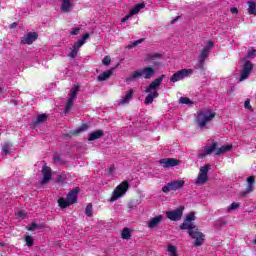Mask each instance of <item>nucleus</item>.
<instances>
[{
    "label": "nucleus",
    "instance_id": "nucleus-26",
    "mask_svg": "<svg viewBox=\"0 0 256 256\" xmlns=\"http://www.w3.org/2000/svg\"><path fill=\"white\" fill-rule=\"evenodd\" d=\"M248 5V15H255L256 16V1L250 0L247 2Z\"/></svg>",
    "mask_w": 256,
    "mask_h": 256
},
{
    "label": "nucleus",
    "instance_id": "nucleus-47",
    "mask_svg": "<svg viewBox=\"0 0 256 256\" xmlns=\"http://www.w3.org/2000/svg\"><path fill=\"white\" fill-rule=\"evenodd\" d=\"M82 131H87V125L83 124L80 128L76 130V133H81Z\"/></svg>",
    "mask_w": 256,
    "mask_h": 256
},
{
    "label": "nucleus",
    "instance_id": "nucleus-42",
    "mask_svg": "<svg viewBox=\"0 0 256 256\" xmlns=\"http://www.w3.org/2000/svg\"><path fill=\"white\" fill-rule=\"evenodd\" d=\"M37 229H41V226L35 223H32L29 227H28V231H37Z\"/></svg>",
    "mask_w": 256,
    "mask_h": 256
},
{
    "label": "nucleus",
    "instance_id": "nucleus-34",
    "mask_svg": "<svg viewBox=\"0 0 256 256\" xmlns=\"http://www.w3.org/2000/svg\"><path fill=\"white\" fill-rule=\"evenodd\" d=\"M179 103H181V105H193V100L187 97H180Z\"/></svg>",
    "mask_w": 256,
    "mask_h": 256
},
{
    "label": "nucleus",
    "instance_id": "nucleus-15",
    "mask_svg": "<svg viewBox=\"0 0 256 256\" xmlns=\"http://www.w3.org/2000/svg\"><path fill=\"white\" fill-rule=\"evenodd\" d=\"M184 209L185 208L183 206H180L176 210L167 211L166 212V217L169 218L170 221H181V217H183Z\"/></svg>",
    "mask_w": 256,
    "mask_h": 256
},
{
    "label": "nucleus",
    "instance_id": "nucleus-38",
    "mask_svg": "<svg viewBox=\"0 0 256 256\" xmlns=\"http://www.w3.org/2000/svg\"><path fill=\"white\" fill-rule=\"evenodd\" d=\"M238 207H241V203L239 202H233L230 206L227 207V211H235Z\"/></svg>",
    "mask_w": 256,
    "mask_h": 256
},
{
    "label": "nucleus",
    "instance_id": "nucleus-41",
    "mask_svg": "<svg viewBox=\"0 0 256 256\" xmlns=\"http://www.w3.org/2000/svg\"><path fill=\"white\" fill-rule=\"evenodd\" d=\"M255 55H256V50L254 48H249L246 57L253 58L255 57Z\"/></svg>",
    "mask_w": 256,
    "mask_h": 256
},
{
    "label": "nucleus",
    "instance_id": "nucleus-45",
    "mask_svg": "<svg viewBox=\"0 0 256 256\" xmlns=\"http://www.w3.org/2000/svg\"><path fill=\"white\" fill-rule=\"evenodd\" d=\"M16 217H17V219H25L26 214L23 211H17L16 212Z\"/></svg>",
    "mask_w": 256,
    "mask_h": 256
},
{
    "label": "nucleus",
    "instance_id": "nucleus-3",
    "mask_svg": "<svg viewBox=\"0 0 256 256\" xmlns=\"http://www.w3.org/2000/svg\"><path fill=\"white\" fill-rule=\"evenodd\" d=\"M155 76V69L152 67H144L142 69H138L131 73L129 76V81H137L142 77L143 79H151Z\"/></svg>",
    "mask_w": 256,
    "mask_h": 256
},
{
    "label": "nucleus",
    "instance_id": "nucleus-31",
    "mask_svg": "<svg viewBox=\"0 0 256 256\" xmlns=\"http://www.w3.org/2000/svg\"><path fill=\"white\" fill-rule=\"evenodd\" d=\"M47 121V116L45 114H40L37 116L36 121L33 122V125H41V123H45Z\"/></svg>",
    "mask_w": 256,
    "mask_h": 256
},
{
    "label": "nucleus",
    "instance_id": "nucleus-6",
    "mask_svg": "<svg viewBox=\"0 0 256 256\" xmlns=\"http://www.w3.org/2000/svg\"><path fill=\"white\" fill-rule=\"evenodd\" d=\"M127 191H129V182L123 181L112 192V196L109 200L110 203H115V201H117L118 199H121V197H124Z\"/></svg>",
    "mask_w": 256,
    "mask_h": 256
},
{
    "label": "nucleus",
    "instance_id": "nucleus-51",
    "mask_svg": "<svg viewBox=\"0 0 256 256\" xmlns=\"http://www.w3.org/2000/svg\"><path fill=\"white\" fill-rule=\"evenodd\" d=\"M1 91H3V89L0 88V93H1Z\"/></svg>",
    "mask_w": 256,
    "mask_h": 256
},
{
    "label": "nucleus",
    "instance_id": "nucleus-2",
    "mask_svg": "<svg viewBox=\"0 0 256 256\" xmlns=\"http://www.w3.org/2000/svg\"><path fill=\"white\" fill-rule=\"evenodd\" d=\"M165 79V75H161L160 77L156 78L154 81L150 83L144 90V93H148L146 96L144 103L145 105H151L157 97H159V92H157V88L161 87L163 80Z\"/></svg>",
    "mask_w": 256,
    "mask_h": 256
},
{
    "label": "nucleus",
    "instance_id": "nucleus-17",
    "mask_svg": "<svg viewBox=\"0 0 256 256\" xmlns=\"http://www.w3.org/2000/svg\"><path fill=\"white\" fill-rule=\"evenodd\" d=\"M42 177L41 185H47L51 181V177H53V170L49 166L44 165L42 167Z\"/></svg>",
    "mask_w": 256,
    "mask_h": 256
},
{
    "label": "nucleus",
    "instance_id": "nucleus-16",
    "mask_svg": "<svg viewBox=\"0 0 256 256\" xmlns=\"http://www.w3.org/2000/svg\"><path fill=\"white\" fill-rule=\"evenodd\" d=\"M252 70H253V65L251 64V62L249 61L244 62L242 66V70L240 72L239 81H245V79H247L249 75H251Z\"/></svg>",
    "mask_w": 256,
    "mask_h": 256
},
{
    "label": "nucleus",
    "instance_id": "nucleus-4",
    "mask_svg": "<svg viewBox=\"0 0 256 256\" xmlns=\"http://www.w3.org/2000/svg\"><path fill=\"white\" fill-rule=\"evenodd\" d=\"M78 195H79V188H75L69 192L66 199L59 198L58 204H59L60 209H67V207H71V205H73V203H77Z\"/></svg>",
    "mask_w": 256,
    "mask_h": 256
},
{
    "label": "nucleus",
    "instance_id": "nucleus-12",
    "mask_svg": "<svg viewBox=\"0 0 256 256\" xmlns=\"http://www.w3.org/2000/svg\"><path fill=\"white\" fill-rule=\"evenodd\" d=\"M60 13H71L75 9V2L73 0H58Z\"/></svg>",
    "mask_w": 256,
    "mask_h": 256
},
{
    "label": "nucleus",
    "instance_id": "nucleus-8",
    "mask_svg": "<svg viewBox=\"0 0 256 256\" xmlns=\"http://www.w3.org/2000/svg\"><path fill=\"white\" fill-rule=\"evenodd\" d=\"M191 75H193V69H182L170 77V82L177 83L178 81H183L186 77H191Z\"/></svg>",
    "mask_w": 256,
    "mask_h": 256
},
{
    "label": "nucleus",
    "instance_id": "nucleus-36",
    "mask_svg": "<svg viewBox=\"0 0 256 256\" xmlns=\"http://www.w3.org/2000/svg\"><path fill=\"white\" fill-rule=\"evenodd\" d=\"M107 174L109 177H115V164H111L107 168Z\"/></svg>",
    "mask_w": 256,
    "mask_h": 256
},
{
    "label": "nucleus",
    "instance_id": "nucleus-43",
    "mask_svg": "<svg viewBox=\"0 0 256 256\" xmlns=\"http://www.w3.org/2000/svg\"><path fill=\"white\" fill-rule=\"evenodd\" d=\"M79 33H81L80 27H75L70 30V35H79Z\"/></svg>",
    "mask_w": 256,
    "mask_h": 256
},
{
    "label": "nucleus",
    "instance_id": "nucleus-13",
    "mask_svg": "<svg viewBox=\"0 0 256 256\" xmlns=\"http://www.w3.org/2000/svg\"><path fill=\"white\" fill-rule=\"evenodd\" d=\"M195 219H196L195 212H191L187 214L184 222L180 226V229H187L188 231H191V229H197V227L195 226V223H193Z\"/></svg>",
    "mask_w": 256,
    "mask_h": 256
},
{
    "label": "nucleus",
    "instance_id": "nucleus-27",
    "mask_svg": "<svg viewBox=\"0 0 256 256\" xmlns=\"http://www.w3.org/2000/svg\"><path fill=\"white\" fill-rule=\"evenodd\" d=\"M203 151L205 153V155H211V153H216L217 151V143H212L211 145L209 146H205L203 148Z\"/></svg>",
    "mask_w": 256,
    "mask_h": 256
},
{
    "label": "nucleus",
    "instance_id": "nucleus-39",
    "mask_svg": "<svg viewBox=\"0 0 256 256\" xmlns=\"http://www.w3.org/2000/svg\"><path fill=\"white\" fill-rule=\"evenodd\" d=\"M244 109H246L247 111H253V106H251V100L247 99L244 102Z\"/></svg>",
    "mask_w": 256,
    "mask_h": 256
},
{
    "label": "nucleus",
    "instance_id": "nucleus-48",
    "mask_svg": "<svg viewBox=\"0 0 256 256\" xmlns=\"http://www.w3.org/2000/svg\"><path fill=\"white\" fill-rule=\"evenodd\" d=\"M231 13H239V10L237 8H231Z\"/></svg>",
    "mask_w": 256,
    "mask_h": 256
},
{
    "label": "nucleus",
    "instance_id": "nucleus-11",
    "mask_svg": "<svg viewBox=\"0 0 256 256\" xmlns=\"http://www.w3.org/2000/svg\"><path fill=\"white\" fill-rule=\"evenodd\" d=\"M188 234L190 237H192V239H195L194 245H196V247H201V245H203V241H205V235L199 231L198 228L189 230Z\"/></svg>",
    "mask_w": 256,
    "mask_h": 256
},
{
    "label": "nucleus",
    "instance_id": "nucleus-20",
    "mask_svg": "<svg viewBox=\"0 0 256 256\" xmlns=\"http://www.w3.org/2000/svg\"><path fill=\"white\" fill-rule=\"evenodd\" d=\"M133 95H135V92L133 90H128L121 98L117 101V105L119 107H123V105H129V102L131 99H133Z\"/></svg>",
    "mask_w": 256,
    "mask_h": 256
},
{
    "label": "nucleus",
    "instance_id": "nucleus-30",
    "mask_svg": "<svg viewBox=\"0 0 256 256\" xmlns=\"http://www.w3.org/2000/svg\"><path fill=\"white\" fill-rule=\"evenodd\" d=\"M132 232H133V230H131V228H124L121 232L122 239H125L126 241H129V239H131V233Z\"/></svg>",
    "mask_w": 256,
    "mask_h": 256
},
{
    "label": "nucleus",
    "instance_id": "nucleus-5",
    "mask_svg": "<svg viewBox=\"0 0 256 256\" xmlns=\"http://www.w3.org/2000/svg\"><path fill=\"white\" fill-rule=\"evenodd\" d=\"M90 37H91L90 34L86 33L80 39L74 42L73 46L70 48L68 57H70L71 59H75V57H77V54L79 53L83 45H85V43L89 41Z\"/></svg>",
    "mask_w": 256,
    "mask_h": 256
},
{
    "label": "nucleus",
    "instance_id": "nucleus-22",
    "mask_svg": "<svg viewBox=\"0 0 256 256\" xmlns=\"http://www.w3.org/2000/svg\"><path fill=\"white\" fill-rule=\"evenodd\" d=\"M13 151H15V147L13 146V143L5 142L2 145V149H1L0 153L2 156H6V155H11V153H13Z\"/></svg>",
    "mask_w": 256,
    "mask_h": 256
},
{
    "label": "nucleus",
    "instance_id": "nucleus-50",
    "mask_svg": "<svg viewBox=\"0 0 256 256\" xmlns=\"http://www.w3.org/2000/svg\"><path fill=\"white\" fill-rule=\"evenodd\" d=\"M199 157L203 159V157H205V154H199Z\"/></svg>",
    "mask_w": 256,
    "mask_h": 256
},
{
    "label": "nucleus",
    "instance_id": "nucleus-37",
    "mask_svg": "<svg viewBox=\"0 0 256 256\" xmlns=\"http://www.w3.org/2000/svg\"><path fill=\"white\" fill-rule=\"evenodd\" d=\"M25 242H26V245L28 247H33V243H35V239L33 238V236H25Z\"/></svg>",
    "mask_w": 256,
    "mask_h": 256
},
{
    "label": "nucleus",
    "instance_id": "nucleus-24",
    "mask_svg": "<svg viewBox=\"0 0 256 256\" xmlns=\"http://www.w3.org/2000/svg\"><path fill=\"white\" fill-rule=\"evenodd\" d=\"M247 183H248V186L245 190V195H247V193H252V191L254 189V185H255V176L248 177Z\"/></svg>",
    "mask_w": 256,
    "mask_h": 256
},
{
    "label": "nucleus",
    "instance_id": "nucleus-1",
    "mask_svg": "<svg viewBox=\"0 0 256 256\" xmlns=\"http://www.w3.org/2000/svg\"><path fill=\"white\" fill-rule=\"evenodd\" d=\"M215 115V112L210 109L198 111L195 117L198 129L200 131H205V129H209V125L211 121L215 119Z\"/></svg>",
    "mask_w": 256,
    "mask_h": 256
},
{
    "label": "nucleus",
    "instance_id": "nucleus-18",
    "mask_svg": "<svg viewBox=\"0 0 256 256\" xmlns=\"http://www.w3.org/2000/svg\"><path fill=\"white\" fill-rule=\"evenodd\" d=\"M159 163L165 169H169V167H177V165H181V161L175 158H164V159H161Z\"/></svg>",
    "mask_w": 256,
    "mask_h": 256
},
{
    "label": "nucleus",
    "instance_id": "nucleus-46",
    "mask_svg": "<svg viewBox=\"0 0 256 256\" xmlns=\"http://www.w3.org/2000/svg\"><path fill=\"white\" fill-rule=\"evenodd\" d=\"M131 17H133L130 12L121 19V23H126V21H129V19H131Z\"/></svg>",
    "mask_w": 256,
    "mask_h": 256
},
{
    "label": "nucleus",
    "instance_id": "nucleus-23",
    "mask_svg": "<svg viewBox=\"0 0 256 256\" xmlns=\"http://www.w3.org/2000/svg\"><path fill=\"white\" fill-rule=\"evenodd\" d=\"M113 73H115V68L106 70L97 76V81H99V83H103V81H107V79H110V77H111V75H113Z\"/></svg>",
    "mask_w": 256,
    "mask_h": 256
},
{
    "label": "nucleus",
    "instance_id": "nucleus-28",
    "mask_svg": "<svg viewBox=\"0 0 256 256\" xmlns=\"http://www.w3.org/2000/svg\"><path fill=\"white\" fill-rule=\"evenodd\" d=\"M233 149V145H224L220 148L216 149V155H223L225 153H228V151H231Z\"/></svg>",
    "mask_w": 256,
    "mask_h": 256
},
{
    "label": "nucleus",
    "instance_id": "nucleus-44",
    "mask_svg": "<svg viewBox=\"0 0 256 256\" xmlns=\"http://www.w3.org/2000/svg\"><path fill=\"white\" fill-rule=\"evenodd\" d=\"M102 64L105 65V66L110 65L111 64V57L105 56L102 60Z\"/></svg>",
    "mask_w": 256,
    "mask_h": 256
},
{
    "label": "nucleus",
    "instance_id": "nucleus-40",
    "mask_svg": "<svg viewBox=\"0 0 256 256\" xmlns=\"http://www.w3.org/2000/svg\"><path fill=\"white\" fill-rule=\"evenodd\" d=\"M155 57H161V55L154 53V54H148L146 58H144V61H153Z\"/></svg>",
    "mask_w": 256,
    "mask_h": 256
},
{
    "label": "nucleus",
    "instance_id": "nucleus-14",
    "mask_svg": "<svg viewBox=\"0 0 256 256\" xmlns=\"http://www.w3.org/2000/svg\"><path fill=\"white\" fill-rule=\"evenodd\" d=\"M38 38L39 34L37 32H28L22 36L20 43L22 45H33Z\"/></svg>",
    "mask_w": 256,
    "mask_h": 256
},
{
    "label": "nucleus",
    "instance_id": "nucleus-35",
    "mask_svg": "<svg viewBox=\"0 0 256 256\" xmlns=\"http://www.w3.org/2000/svg\"><path fill=\"white\" fill-rule=\"evenodd\" d=\"M85 213H86L87 217H93V204L89 203L86 206Z\"/></svg>",
    "mask_w": 256,
    "mask_h": 256
},
{
    "label": "nucleus",
    "instance_id": "nucleus-7",
    "mask_svg": "<svg viewBox=\"0 0 256 256\" xmlns=\"http://www.w3.org/2000/svg\"><path fill=\"white\" fill-rule=\"evenodd\" d=\"M209 169H211V165L209 164L200 167L198 175L194 180V183L195 185H197V187L205 185V183H207V181L209 180Z\"/></svg>",
    "mask_w": 256,
    "mask_h": 256
},
{
    "label": "nucleus",
    "instance_id": "nucleus-19",
    "mask_svg": "<svg viewBox=\"0 0 256 256\" xmlns=\"http://www.w3.org/2000/svg\"><path fill=\"white\" fill-rule=\"evenodd\" d=\"M212 47H213V42L209 41L207 43V45L201 51L200 56H199V65H200V67H203V63H205V59H207V57L209 55V51H211Z\"/></svg>",
    "mask_w": 256,
    "mask_h": 256
},
{
    "label": "nucleus",
    "instance_id": "nucleus-29",
    "mask_svg": "<svg viewBox=\"0 0 256 256\" xmlns=\"http://www.w3.org/2000/svg\"><path fill=\"white\" fill-rule=\"evenodd\" d=\"M141 9H145V3L137 4L135 7H133L130 10L129 13L133 17V15H137L139 13V11H141Z\"/></svg>",
    "mask_w": 256,
    "mask_h": 256
},
{
    "label": "nucleus",
    "instance_id": "nucleus-32",
    "mask_svg": "<svg viewBox=\"0 0 256 256\" xmlns=\"http://www.w3.org/2000/svg\"><path fill=\"white\" fill-rule=\"evenodd\" d=\"M168 256H177V247L169 244L167 246Z\"/></svg>",
    "mask_w": 256,
    "mask_h": 256
},
{
    "label": "nucleus",
    "instance_id": "nucleus-9",
    "mask_svg": "<svg viewBox=\"0 0 256 256\" xmlns=\"http://www.w3.org/2000/svg\"><path fill=\"white\" fill-rule=\"evenodd\" d=\"M77 93H79V86L74 85L72 89L70 90V94L67 100V103L64 108L65 113H69L71 111V108L73 107V104L75 103V99H77Z\"/></svg>",
    "mask_w": 256,
    "mask_h": 256
},
{
    "label": "nucleus",
    "instance_id": "nucleus-33",
    "mask_svg": "<svg viewBox=\"0 0 256 256\" xmlns=\"http://www.w3.org/2000/svg\"><path fill=\"white\" fill-rule=\"evenodd\" d=\"M141 43H143V39L130 42L129 45L126 46V49H134V47H137V45H141Z\"/></svg>",
    "mask_w": 256,
    "mask_h": 256
},
{
    "label": "nucleus",
    "instance_id": "nucleus-49",
    "mask_svg": "<svg viewBox=\"0 0 256 256\" xmlns=\"http://www.w3.org/2000/svg\"><path fill=\"white\" fill-rule=\"evenodd\" d=\"M15 27H17V23L15 22L10 25V29H15Z\"/></svg>",
    "mask_w": 256,
    "mask_h": 256
},
{
    "label": "nucleus",
    "instance_id": "nucleus-25",
    "mask_svg": "<svg viewBox=\"0 0 256 256\" xmlns=\"http://www.w3.org/2000/svg\"><path fill=\"white\" fill-rule=\"evenodd\" d=\"M104 133L103 130H97L89 134L88 141H95L97 139H101Z\"/></svg>",
    "mask_w": 256,
    "mask_h": 256
},
{
    "label": "nucleus",
    "instance_id": "nucleus-10",
    "mask_svg": "<svg viewBox=\"0 0 256 256\" xmlns=\"http://www.w3.org/2000/svg\"><path fill=\"white\" fill-rule=\"evenodd\" d=\"M185 186V180H176L169 182L165 186L162 187L163 193H169L170 191H179V189H183Z\"/></svg>",
    "mask_w": 256,
    "mask_h": 256
},
{
    "label": "nucleus",
    "instance_id": "nucleus-21",
    "mask_svg": "<svg viewBox=\"0 0 256 256\" xmlns=\"http://www.w3.org/2000/svg\"><path fill=\"white\" fill-rule=\"evenodd\" d=\"M165 217L163 215H157L154 218L150 219L147 223L149 229H156V227H159L161 223H163V219Z\"/></svg>",
    "mask_w": 256,
    "mask_h": 256
}]
</instances>
